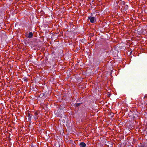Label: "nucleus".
Segmentation results:
<instances>
[{
    "mask_svg": "<svg viewBox=\"0 0 147 147\" xmlns=\"http://www.w3.org/2000/svg\"><path fill=\"white\" fill-rule=\"evenodd\" d=\"M25 34L26 36L27 37L30 38H31L33 36V33L31 32H30L29 33L28 32H26V33Z\"/></svg>",
    "mask_w": 147,
    "mask_h": 147,
    "instance_id": "obj_2",
    "label": "nucleus"
},
{
    "mask_svg": "<svg viewBox=\"0 0 147 147\" xmlns=\"http://www.w3.org/2000/svg\"><path fill=\"white\" fill-rule=\"evenodd\" d=\"M24 81H27V79H24Z\"/></svg>",
    "mask_w": 147,
    "mask_h": 147,
    "instance_id": "obj_5",
    "label": "nucleus"
},
{
    "mask_svg": "<svg viewBox=\"0 0 147 147\" xmlns=\"http://www.w3.org/2000/svg\"><path fill=\"white\" fill-rule=\"evenodd\" d=\"M126 6H127V7H128V6H127V5H126Z\"/></svg>",
    "mask_w": 147,
    "mask_h": 147,
    "instance_id": "obj_7",
    "label": "nucleus"
},
{
    "mask_svg": "<svg viewBox=\"0 0 147 147\" xmlns=\"http://www.w3.org/2000/svg\"><path fill=\"white\" fill-rule=\"evenodd\" d=\"M88 20H90L91 23H93L96 22V19L95 17H88Z\"/></svg>",
    "mask_w": 147,
    "mask_h": 147,
    "instance_id": "obj_1",
    "label": "nucleus"
},
{
    "mask_svg": "<svg viewBox=\"0 0 147 147\" xmlns=\"http://www.w3.org/2000/svg\"><path fill=\"white\" fill-rule=\"evenodd\" d=\"M80 147H85L86 144L84 142H81L80 144Z\"/></svg>",
    "mask_w": 147,
    "mask_h": 147,
    "instance_id": "obj_3",
    "label": "nucleus"
},
{
    "mask_svg": "<svg viewBox=\"0 0 147 147\" xmlns=\"http://www.w3.org/2000/svg\"><path fill=\"white\" fill-rule=\"evenodd\" d=\"M34 119H38V116L37 115H38V114L37 112H36L34 113Z\"/></svg>",
    "mask_w": 147,
    "mask_h": 147,
    "instance_id": "obj_4",
    "label": "nucleus"
},
{
    "mask_svg": "<svg viewBox=\"0 0 147 147\" xmlns=\"http://www.w3.org/2000/svg\"><path fill=\"white\" fill-rule=\"evenodd\" d=\"M29 117H30V114H29Z\"/></svg>",
    "mask_w": 147,
    "mask_h": 147,
    "instance_id": "obj_6",
    "label": "nucleus"
}]
</instances>
